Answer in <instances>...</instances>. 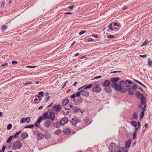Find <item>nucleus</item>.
<instances>
[{"instance_id":"nucleus-31","label":"nucleus","mask_w":152,"mask_h":152,"mask_svg":"<svg viewBox=\"0 0 152 152\" xmlns=\"http://www.w3.org/2000/svg\"><path fill=\"white\" fill-rule=\"evenodd\" d=\"M7 23H6L5 25H4L2 27V31H4L6 30L7 27Z\"/></svg>"},{"instance_id":"nucleus-62","label":"nucleus","mask_w":152,"mask_h":152,"mask_svg":"<svg viewBox=\"0 0 152 152\" xmlns=\"http://www.w3.org/2000/svg\"><path fill=\"white\" fill-rule=\"evenodd\" d=\"M146 106V105H144V107L142 108V111H143L144 112V111H145L146 110L145 107Z\"/></svg>"},{"instance_id":"nucleus-48","label":"nucleus","mask_w":152,"mask_h":152,"mask_svg":"<svg viewBox=\"0 0 152 152\" xmlns=\"http://www.w3.org/2000/svg\"><path fill=\"white\" fill-rule=\"evenodd\" d=\"M25 118H22V119H21V120H20V123L21 124H23V123H25Z\"/></svg>"},{"instance_id":"nucleus-21","label":"nucleus","mask_w":152,"mask_h":152,"mask_svg":"<svg viewBox=\"0 0 152 152\" xmlns=\"http://www.w3.org/2000/svg\"><path fill=\"white\" fill-rule=\"evenodd\" d=\"M61 108V106L60 104L57 105L56 108L54 110H54L55 112H58L60 111Z\"/></svg>"},{"instance_id":"nucleus-30","label":"nucleus","mask_w":152,"mask_h":152,"mask_svg":"<svg viewBox=\"0 0 152 152\" xmlns=\"http://www.w3.org/2000/svg\"><path fill=\"white\" fill-rule=\"evenodd\" d=\"M148 41H149L148 39H145V40L144 41V42L143 43L141 46H142L147 45L148 42Z\"/></svg>"},{"instance_id":"nucleus-58","label":"nucleus","mask_w":152,"mask_h":152,"mask_svg":"<svg viewBox=\"0 0 152 152\" xmlns=\"http://www.w3.org/2000/svg\"><path fill=\"white\" fill-rule=\"evenodd\" d=\"M134 91H136V93H135V95L136 96V95L142 94H141L140 92L137 91L136 90H135Z\"/></svg>"},{"instance_id":"nucleus-2","label":"nucleus","mask_w":152,"mask_h":152,"mask_svg":"<svg viewBox=\"0 0 152 152\" xmlns=\"http://www.w3.org/2000/svg\"><path fill=\"white\" fill-rule=\"evenodd\" d=\"M80 120L76 117L72 118L71 121V123L74 126V128L76 131L83 128V126L82 125V124H81V126L79 125L80 123Z\"/></svg>"},{"instance_id":"nucleus-25","label":"nucleus","mask_w":152,"mask_h":152,"mask_svg":"<svg viewBox=\"0 0 152 152\" xmlns=\"http://www.w3.org/2000/svg\"><path fill=\"white\" fill-rule=\"evenodd\" d=\"M86 85H87V84L84 85H85V86H84V89H88V88H91L92 86L93 85V84L91 83H90L87 86Z\"/></svg>"},{"instance_id":"nucleus-49","label":"nucleus","mask_w":152,"mask_h":152,"mask_svg":"<svg viewBox=\"0 0 152 152\" xmlns=\"http://www.w3.org/2000/svg\"><path fill=\"white\" fill-rule=\"evenodd\" d=\"M132 87L133 89H137V86L136 85L134 84L132 86Z\"/></svg>"},{"instance_id":"nucleus-27","label":"nucleus","mask_w":152,"mask_h":152,"mask_svg":"<svg viewBox=\"0 0 152 152\" xmlns=\"http://www.w3.org/2000/svg\"><path fill=\"white\" fill-rule=\"evenodd\" d=\"M136 97L137 99H141V98H142V97L144 96L143 94H139L136 95Z\"/></svg>"},{"instance_id":"nucleus-14","label":"nucleus","mask_w":152,"mask_h":152,"mask_svg":"<svg viewBox=\"0 0 152 152\" xmlns=\"http://www.w3.org/2000/svg\"><path fill=\"white\" fill-rule=\"evenodd\" d=\"M42 117V118H43V120H46L49 119L48 113L47 112L43 114Z\"/></svg>"},{"instance_id":"nucleus-50","label":"nucleus","mask_w":152,"mask_h":152,"mask_svg":"<svg viewBox=\"0 0 152 152\" xmlns=\"http://www.w3.org/2000/svg\"><path fill=\"white\" fill-rule=\"evenodd\" d=\"M125 81H126V82H127V83H128L129 84H132L133 83L130 80H126Z\"/></svg>"},{"instance_id":"nucleus-35","label":"nucleus","mask_w":152,"mask_h":152,"mask_svg":"<svg viewBox=\"0 0 152 152\" xmlns=\"http://www.w3.org/2000/svg\"><path fill=\"white\" fill-rule=\"evenodd\" d=\"M21 132V131H20L18 132H16L14 135H12L13 136L14 138H15Z\"/></svg>"},{"instance_id":"nucleus-5","label":"nucleus","mask_w":152,"mask_h":152,"mask_svg":"<svg viewBox=\"0 0 152 152\" xmlns=\"http://www.w3.org/2000/svg\"><path fill=\"white\" fill-rule=\"evenodd\" d=\"M34 134L35 135L37 134V138L38 140H40L42 139L44 137V135L42 133H39V131H35Z\"/></svg>"},{"instance_id":"nucleus-45","label":"nucleus","mask_w":152,"mask_h":152,"mask_svg":"<svg viewBox=\"0 0 152 152\" xmlns=\"http://www.w3.org/2000/svg\"><path fill=\"white\" fill-rule=\"evenodd\" d=\"M40 101V99H37V98H36L34 99V102L35 103H38L39 101Z\"/></svg>"},{"instance_id":"nucleus-26","label":"nucleus","mask_w":152,"mask_h":152,"mask_svg":"<svg viewBox=\"0 0 152 152\" xmlns=\"http://www.w3.org/2000/svg\"><path fill=\"white\" fill-rule=\"evenodd\" d=\"M61 133V130L58 129L55 132H54V134L56 135H59Z\"/></svg>"},{"instance_id":"nucleus-11","label":"nucleus","mask_w":152,"mask_h":152,"mask_svg":"<svg viewBox=\"0 0 152 152\" xmlns=\"http://www.w3.org/2000/svg\"><path fill=\"white\" fill-rule=\"evenodd\" d=\"M81 94L83 96H84L86 97H87L89 94V92L87 90H84V89L81 90Z\"/></svg>"},{"instance_id":"nucleus-1","label":"nucleus","mask_w":152,"mask_h":152,"mask_svg":"<svg viewBox=\"0 0 152 152\" xmlns=\"http://www.w3.org/2000/svg\"><path fill=\"white\" fill-rule=\"evenodd\" d=\"M120 79L119 77H115L111 78V86L116 90L120 91L122 93H125L127 91V89L124 88L123 80L120 81L118 83H117Z\"/></svg>"},{"instance_id":"nucleus-13","label":"nucleus","mask_w":152,"mask_h":152,"mask_svg":"<svg viewBox=\"0 0 152 152\" xmlns=\"http://www.w3.org/2000/svg\"><path fill=\"white\" fill-rule=\"evenodd\" d=\"M52 122L49 120L46 121L45 122L44 126L45 127H48L52 124Z\"/></svg>"},{"instance_id":"nucleus-34","label":"nucleus","mask_w":152,"mask_h":152,"mask_svg":"<svg viewBox=\"0 0 152 152\" xmlns=\"http://www.w3.org/2000/svg\"><path fill=\"white\" fill-rule=\"evenodd\" d=\"M82 101V98L80 97L77 99V102L76 103L77 104H79L81 103Z\"/></svg>"},{"instance_id":"nucleus-46","label":"nucleus","mask_w":152,"mask_h":152,"mask_svg":"<svg viewBox=\"0 0 152 152\" xmlns=\"http://www.w3.org/2000/svg\"><path fill=\"white\" fill-rule=\"evenodd\" d=\"M12 125L11 124H9L7 127V130L10 129L12 127Z\"/></svg>"},{"instance_id":"nucleus-36","label":"nucleus","mask_w":152,"mask_h":152,"mask_svg":"<svg viewBox=\"0 0 152 152\" xmlns=\"http://www.w3.org/2000/svg\"><path fill=\"white\" fill-rule=\"evenodd\" d=\"M125 151V147H122L119 148V152H124Z\"/></svg>"},{"instance_id":"nucleus-24","label":"nucleus","mask_w":152,"mask_h":152,"mask_svg":"<svg viewBox=\"0 0 152 152\" xmlns=\"http://www.w3.org/2000/svg\"><path fill=\"white\" fill-rule=\"evenodd\" d=\"M89 37L91 38V37H94L95 38H97L98 36L95 34H91L90 35H88L86 37Z\"/></svg>"},{"instance_id":"nucleus-29","label":"nucleus","mask_w":152,"mask_h":152,"mask_svg":"<svg viewBox=\"0 0 152 152\" xmlns=\"http://www.w3.org/2000/svg\"><path fill=\"white\" fill-rule=\"evenodd\" d=\"M133 118L135 120H137L138 118V115L137 113H134L133 114Z\"/></svg>"},{"instance_id":"nucleus-7","label":"nucleus","mask_w":152,"mask_h":152,"mask_svg":"<svg viewBox=\"0 0 152 152\" xmlns=\"http://www.w3.org/2000/svg\"><path fill=\"white\" fill-rule=\"evenodd\" d=\"M141 104L139 105L138 107L140 108H142V105H146V98L144 96L142 97V98L140 99Z\"/></svg>"},{"instance_id":"nucleus-23","label":"nucleus","mask_w":152,"mask_h":152,"mask_svg":"<svg viewBox=\"0 0 152 152\" xmlns=\"http://www.w3.org/2000/svg\"><path fill=\"white\" fill-rule=\"evenodd\" d=\"M123 83L124 84V88L125 87L127 88H129L128 87H130L131 86V85H129L128 83L126 82L125 81L123 80Z\"/></svg>"},{"instance_id":"nucleus-16","label":"nucleus","mask_w":152,"mask_h":152,"mask_svg":"<svg viewBox=\"0 0 152 152\" xmlns=\"http://www.w3.org/2000/svg\"><path fill=\"white\" fill-rule=\"evenodd\" d=\"M131 140L128 139L126 142L125 143V147L126 148H128L130 147L131 144Z\"/></svg>"},{"instance_id":"nucleus-10","label":"nucleus","mask_w":152,"mask_h":152,"mask_svg":"<svg viewBox=\"0 0 152 152\" xmlns=\"http://www.w3.org/2000/svg\"><path fill=\"white\" fill-rule=\"evenodd\" d=\"M111 84V82L110 81V80H105L103 83V85L105 87H109V86Z\"/></svg>"},{"instance_id":"nucleus-15","label":"nucleus","mask_w":152,"mask_h":152,"mask_svg":"<svg viewBox=\"0 0 152 152\" xmlns=\"http://www.w3.org/2000/svg\"><path fill=\"white\" fill-rule=\"evenodd\" d=\"M126 89H127V91L128 90L127 93L130 95L132 96L134 94V91L132 88H126Z\"/></svg>"},{"instance_id":"nucleus-60","label":"nucleus","mask_w":152,"mask_h":152,"mask_svg":"<svg viewBox=\"0 0 152 152\" xmlns=\"http://www.w3.org/2000/svg\"><path fill=\"white\" fill-rule=\"evenodd\" d=\"M8 65V63H6L4 64H2L1 65V66L2 67L4 66H7Z\"/></svg>"},{"instance_id":"nucleus-9","label":"nucleus","mask_w":152,"mask_h":152,"mask_svg":"<svg viewBox=\"0 0 152 152\" xmlns=\"http://www.w3.org/2000/svg\"><path fill=\"white\" fill-rule=\"evenodd\" d=\"M49 119H50L52 121H54L55 118L54 113L53 112H49Z\"/></svg>"},{"instance_id":"nucleus-63","label":"nucleus","mask_w":152,"mask_h":152,"mask_svg":"<svg viewBox=\"0 0 152 152\" xmlns=\"http://www.w3.org/2000/svg\"><path fill=\"white\" fill-rule=\"evenodd\" d=\"M134 81L138 83L140 85H141V84L142 83L141 82H140L139 81H138V80H137L136 79H134Z\"/></svg>"},{"instance_id":"nucleus-32","label":"nucleus","mask_w":152,"mask_h":152,"mask_svg":"<svg viewBox=\"0 0 152 152\" xmlns=\"http://www.w3.org/2000/svg\"><path fill=\"white\" fill-rule=\"evenodd\" d=\"M42 120H43V118L42 116H40L36 122L38 124H40Z\"/></svg>"},{"instance_id":"nucleus-54","label":"nucleus","mask_w":152,"mask_h":152,"mask_svg":"<svg viewBox=\"0 0 152 152\" xmlns=\"http://www.w3.org/2000/svg\"><path fill=\"white\" fill-rule=\"evenodd\" d=\"M12 64H16L18 63V61H13L12 62Z\"/></svg>"},{"instance_id":"nucleus-17","label":"nucleus","mask_w":152,"mask_h":152,"mask_svg":"<svg viewBox=\"0 0 152 152\" xmlns=\"http://www.w3.org/2000/svg\"><path fill=\"white\" fill-rule=\"evenodd\" d=\"M53 125L54 127L57 128H59L62 126L61 125L60 121H57L54 123Z\"/></svg>"},{"instance_id":"nucleus-42","label":"nucleus","mask_w":152,"mask_h":152,"mask_svg":"<svg viewBox=\"0 0 152 152\" xmlns=\"http://www.w3.org/2000/svg\"><path fill=\"white\" fill-rule=\"evenodd\" d=\"M145 115L144 112L143 111H142L141 112L140 114V118H142L143 116H144V115Z\"/></svg>"},{"instance_id":"nucleus-40","label":"nucleus","mask_w":152,"mask_h":152,"mask_svg":"<svg viewBox=\"0 0 152 152\" xmlns=\"http://www.w3.org/2000/svg\"><path fill=\"white\" fill-rule=\"evenodd\" d=\"M30 118L29 117H27L26 118H25V122L28 123L30 121Z\"/></svg>"},{"instance_id":"nucleus-37","label":"nucleus","mask_w":152,"mask_h":152,"mask_svg":"<svg viewBox=\"0 0 152 152\" xmlns=\"http://www.w3.org/2000/svg\"><path fill=\"white\" fill-rule=\"evenodd\" d=\"M34 127V124H31L30 125H28L27 126H26L24 127V128H31Z\"/></svg>"},{"instance_id":"nucleus-55","label":"nucleus","mask_w":152,"mask_h":152,"mask_svg":"<svg viewBox=\"0 0 152 152\" xmlns=\"http://www.w3.org/2000/svg\"><path fill=\"white\" fill-rule=\"evenodd\" d=\"M37 67V66H26V67L27 68H35Z\"/></svg>"},{"instance_id":"nucleus-61","label":"nucleus","mask_w":152,"mask_h":152,"mask_svg":"<svg viewBox=\"0 0 152 152\" xmlns=\"http://www.w3.org/2000/svg\"><path fill=\"white\" fill-rule=\"evenodd\" d=\"M75 94H72V95L71 96V98H72V99H74L75 98Z\"/></svg>"},{"instance_id":"nucleus-12","label":"nucleus","mask_w":152,"mask_h":152,"mask_svg":"<svg viewBox=\"0 0 152 152\" xmlns=\"http://www.w3.org/2000/svg\"><path fill=\"white\" fill-rule=\"evenodd\" d=\"M63 132L65 134L67 135L70 134L71 131L69 128H66L64 129Z\"/></svg>"},{"instance_id":"nucleus-43","label":"nucleus","mask_w":152,"mask_h":152,"mask_svg":"<svg viewBox=\"0 0 152 152\" xmlns=\"http://www.w3.org/2000/svg\"><path fill=\"white\" fill-rule=\"evenodd\" d=\"M38 94L39 95L41 96L42 97H43L44 96V92L43 91H40L38 93Z\"/></svg>"},{"instance_id":"nucleus-41","label":"nucleus","mask_w":152,"mask_h":152,"mask_svg":"<svg viewBox=\"0 0 152 152\" xmlns=\"http://www.w3.org/2000/svg\"><path fill=\"white\" fill-rule=\"evenodd\" d=\"M148 65L149 66H151L152 65V61L151 60V59L150 58H149L148 59Z\"/></svg>"},{"instance_id":"nucleus-19","label":"nucleus","mask_w":152,"mask_h":152,"mask_svg":"<svg viewBox=\"0 0 152 152\" xmlns=\"http://www.w3.org/2000/svg\"><path fill=\"white\" fill-rule=\"evenodd\" d=\"M69 100L68 99L66 98L64 99L62 102V105L63 106L66 105L69 102Z\"/></svg>"},{"instance_id":"nucleus-28","label":"nucleus","mask_w":152,"mask_h":152,"mask_svg":"<svg viewBox=\"0 0 152 152\" xmlns=\"http://www.w3.org/2000/svg\"><path fill=\"white\" fill-rule=\"evenodd\" d=\"M13 137V136H12V135L9 137L7 140L6 142L7 143H10L12 140Z\"/></svg>"},{"instance_id":"nucleus-47","label":"nucleus","mask_w":152,"mask_h":152,"mask_svg":"<svg viewBox=\"0 0 152 152\" xmlns=\"http://www.w3.org/2000/svg\"><path fill=\"white\" fill-rule=\"evenodd\" d=\"M137 136V133L136 132H134L133 134V139L135 140Z\"/></svg>"},{"instance_id":"nucleus-18","label":"nucleus","mask_w":152,"mask_h":152,"mask_svg":"<svg viewBox=\"0 0 152 152\" xmlns=\"http://www.w3.org/2000/svg\"><path fill=\"white\" fill-rule=\"evenodd\" d=\"M105 90L108 93L110 94L112 92V88L110 87H105L104 88Z\"/></svg>"},{"instance_id":"nucleus-59","label":"nucleus","mask_w":152,"mask_h":152,"mask_svg":"<svg viewBox=\"0 0 152 152\" xmlns=\"http://www.w3.org/2000/svg\"><path fill=\"white\" fill-rule=\"evenodd\" d=\"M74 5H72L71 6H70L68 7V8H69V9H72L74 7Z\"/></svg>"},{"instance_id":"nucleus-51","label":"nucleus","mask_w":152,"mask_h":152,"mask_svg":"<svg viewBox=\"0 0 152 152\" xmlns=\"http://www.w3.org/2000/svg\"><path fill=\"white\" fill-rule=\"evenodd\" d=\"M86 32V30L82 31H80L79 33V34L80 35L83 34L85 33Z\"/></svg>"},{"instance_id":"nucleus-53","label":"nucleus","mask_w":152,"mask_h":152,"mask_svg":"<svg viewBox=\"0 0 152 152\" xmlns=\"http://www.w3.org/2000/svg\"><path fill=\"white\" fill-rule=\"evenodd\" d=\"M88 118L86 117L85 118L84 120V122L86 124H87L88 123Z\"/></svg>"},{"instance_id":"nucleus-8","label":"nucleus","mask_w":152,"mask_h":152,"mask_svg":"<svg viewBox=\"0 0 152 152\" xmlns=\"http://www.w3.org/2000/svg\"><path fill=\"white\" fill-rule=\"evenodd\" d=\"M69 120L68 118L66 117H64L62 118L60 121L61 125H65L67 123Z\"/></svg>"},{"instance_id":"nucleus-57","label":"nucleus","mask_w":152,"mask_h":152,"mask_svg":"<svg viewBox=\"0 0 152 152\" xmlns=\"http://www.w3.org/2000/svg\"><path fill=\"white\" fill-rule=\"evenodd\" d=\"M113 25L114 26H117L118 27L119 26V24L117 22H114L113 24Z\"/></svg>"},{"instance_id":"nucleus-44","label":"nucleus","mask_w":152,"mask_h":152,"mask_svg":"<svg viewBox=\"0 0 152 152\" xmlns=\"http://www.w3.org/2000/svg\"><path fill=\"white\" fill-rule=\"evenodd\" d=\"M75 94V96H76L77 97L79 96L80 95V94H81V90L80 91L77 92V93Z\"/></svg>"},{"instance_id":"nucleus-33","label":"nucleus","mask_w":152,"mask_h":152,"mask_svg":"<svg viewBox=\"0 0 152 152\" xmlns=\"http://www.w3.org/2000/svg\"><path fill=\"white\" fill-rule=\"evenodd\" d=\"M131 124L134 127H136L137 125V122L134 121H132L131 122Z\"/></svg>"},{"instance_id":"nucleus-20","label":"nucleus","mask_w":152,"mask_h":152,"mask_svg":"<svg viewBox=\"0 0 152 152\" xmlns=\"http://www.w3.org/2000/svg\"><path fill=\"white\" fill-rule=\"evenodd\" d=\"M28 136V134L26 132L22 133L21 134V137L22 139H25Z\"/></svg>"},{"instance_id":"nucleus-52","label":"nucleus","mask_w":152,"mask_h":152,"mask_svg":"<svg viewBox=\"0 0 152 152\" xmlns=\"http://www.w3.org/2000/svg\"><path fill=\"white\" fill-rule=\"evenodd\" d=\"M102 77V76H98L95 77L94 78H93L92 80H94L96 79H98L101 78Z\"/></svg>"},{"instance_id":"nucleus-56","label":"nucleus","mask_w":152,"mask_h":152,"mask_svg":"<svg viewBox=\"0 0 152 152\" xmlns=\"http://www.w3.org/2000/svg\"><path fill=\"white\" fill-rule=\"evenodd\" d=\"M5 148H6V146L5 145H4L2 147V150H1L2 151L4 152L5 150Z\"/></svg>"},{"instance_id":"nucleus-64","label":"nucleus","mask_w":152,"mask_h":152,"mask_svg":"<svg viewBox=\"0 0 152 152\" xmlns=\"http://www.w3.org/2000/svg\"><path fill=\"white\" fill-rule=\"evenodd\" d=\"M128 7L126 6H124L122 8V10H125L126 9H127Z\"/></svg>"},{"instance_id":"nucleus-38","label":"nucleus","mask_w":152,"mask_h":152,"mask_svg":"<svg viewBox=\"0 0 152 152\" xmlns=\"http://www.w3.org/2000/svg\"><path fill=\"white\" fill-rule=\"evenodd\" d=\"M112 24L113 23H110L108 26V28L111 31H113L114 30V29L112 27Z\"/></svg>"},{"instance_id":"nucleus-39","label":"nucleus","mask_w":152,"mask_h":152,"mask_svg":"<svg viewBox=\"0 0 152 152\" xmlns=\"http://www.w3.org/2000/svg\"><path fill=\"white\" fill-rule=\"evenodd\" d=\"M73 112L74 113H76L77 112H79L80 108L77 107H75Z\"/></svg>"},{"instance_id":"nucleus-22","label":"nucleus","mask_w":152,"mask_h":152,"mask_svg":"<svg viewBox=\"0 0 152 152\" xmlns=\"http://www.w3.org/2000/svg\"><path fill=\"white\" fill-rule=\"evenodd\" d=\"M44 137L46 139H49L50 138V134L48 132H46L44 135Z\"/></svg>"},{"instance_id":"nucleus-4","label":"nucleus","mask_w":152,"mask_h":152,"mask_svg":"<svg viewBox=\"0 0 152 152\" xmlns=\"http://www.w3.org/2000/svg\"><path fill=\"white\" fill-rule=\"evenodd\" d=\"M13 147L15 149H20L22 147V144L19 141H16L13 143Z\"/></svg>"},{"instance_id":"nucleus-3","label":"nucleus","mask_w":152,"mask_h":152,"mask_svg":"<svg viewBox=\"0 0 152 152\" xmlns=\"http://www.w3.org/2000/svg\"><path fill=\"white\" fill-rule=\"evenodd\" d=\"M100 83L99 81H96L94 83L92 88V91L96 93L99 92L101 90V88L99 86Z\"/></svg>"},{"instance_id":"nucleus-6","label":"nucleus","mask_w":152,"mask_h":152,"mask_svg":"<svg viewBox=\"0 0 152 152\" xmlns=\"http://www.w3.org/2000/svg\"><path fill=\"white\" fill-rule=\"evenodd\" d=\"M117 147L116 144L114 142L110 143L109 146V149L110 151H116Z\"/></svg>"}]
</instances>
